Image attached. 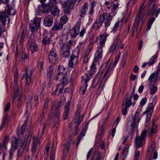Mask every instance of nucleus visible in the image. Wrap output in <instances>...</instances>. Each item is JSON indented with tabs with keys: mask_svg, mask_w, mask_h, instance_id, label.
<instances>
[{
	"mask_svg": "<svg viewBox=\"0 0 160 160\" xmlns=\"http://www.w3.org/2000/svg\"><path fill=\"white\" fill-rule=\"evenodd\" d=\"M73 54L71 55L70 59L68 63V65L69 67L71 68H72L74 67V65L76 64L78 61V56L79 54L77 53Z\"/></svg>",
	"mask_w": 160,
	"mask_h": 160,
	"instance_id": "obj_13",
	"label": "nucleus"
},
{
	"mask_svg": "<svg viewBox=\"0 0 160 160\" xmlns=\"http://www.w3.org/2000/svg\"><path fill=\"white\" fill-rule=\"evenodd\" d=\"M88 86L87 84H83L82 86V87L81 89V91L82 93L83 94H84L86 90H87V87Z\"/></svg>",
	"mask_w": 160,
	"mask_h": 160,
	"instance_id": "obj_59",
	"label": "nucleus"
},
{
	"mask_svg": "<svg viewBox=\"0 0 160 160\" xmlns=\"http://www.w3.org/2000/svg\"><path fill=\"white\" fill-rule=\"evenodd\" d=\"M60 112L58 111H57L54 114L53 118L54 127L57 128L58 127L60 122Z\"/></svg>",
	"mask_w": 160,
	"mask_h": 160,
	"instance_id": "obj_17",
	"label": "nucleus"
},
{
	"mask_svg": "<svg viewBox=\"0 0 160 160\" xmlns=\"http://www.w3.org/2000/svg\"><path fill=\"white\" fill-rule=\"evenodd\" d=\"M29 131L26 132L22 144L21 145V148L25 151H28L29 149L31 142V139L29 138Z\"/></svg>",
	"mask_w": 160,
	"mask_h": 160,
	"instance_id": "obj_8",
	"label": "nucleus"
},
{
	"mask_svg": "<svg viewBox=\"0 0 160 160\" xmlns=\"http://www.w3.org/2000/svg\"><path fill=\"white\" fill-rule=\"evenodd\" d=\"M83 44V42H80L79 43V44L77 46L76 49L74 53H77L78 54H79L80 50L81 49V48Z\"/></svg>",
	"mask_w": 160,
	"mask_h": 160,
	"instance_id": "obj_53",
	"label": "nucleus"
},
{
	"mask_svg": "<svg viewBox=\"0 0 160 160\" xmlns=\"http://www.w3.org/2000/svg\"><path fill=\"white\" fill-rule=\"evenodd\" d=\"M133 96H131L129 99L127 100L126 102L125 106L126 107L129 108L131 104V100L132 99Z\"/></svg>",
	"mask_w": 160,
	"mask_h": 160,
	"instance_id": "obj_60",
	"label": "nucleus"
},
{
	"mask_svg": "<svg viewBox=\"0 0 160 160\" xmlns=\"http://www.w3.org/2000/svg\"><path fill=\"white\" fill-rule=\"evenodd\" d=\"M108 37L107 34L99 35V48H103L105 46V42Z\"/></svg>",
	"mask_w": 160,
	"mask_h": 160,
	"instance_id": "obj_22",
	"label": "nucleus"
},
{
	"mask_svg": "<svg viewBox=\"0 0 160 160\" xmlns=\"http://www.w3.org/2000/svg\"><path fill=\"white\" fill-rule=\"evenodd\" d=\"M60 82L61 83L58 84V87L59 88V93H62L64 87L68 84V82L67 77L65 75H64L62 78Z\"/></svg>",
	"mask_w": 160,
	"mask_h": 160,
	"instance_id": "obj_11",
	"label": "nucleus"
},
{
	"mask_svg": "<svg viewBox=\"0 0 160 160\" xmlns=\"http://www.w3.org/2000/svg\"><path fill=\"white\" fill-rule=\"evenodd\" d=\"M35 139L34 140L33 143V146L32 147V153H35L37 150V144L35 143Z\"/></svg>",
	"mask_w": 160,
	"mask_h": 160,
	"instance_id": "obj_62",
	"label": "nucleus"
},
{
	"mask_svg": "<svg viewBox=\"0 0 160 160\" xmlns=\"http://www.w3.org/2000/svg\"><path fill=\"white\" fill-rule=\"evenodd\" d=\"M38 66L39 68V71L41 74H43L44 72V68H43V63L42 62H40L38 63Z\"/></svg>",
	"mask_w": 160,
	"mask_h": 160,
	"instance_id": "obj_58",
	"label": "nucleus"
},
{
	"mask_svg": "<svg viewBox=\"0 0 160 160\" xmlns=\"http://www.w3.org/2000/svg\"><path fill=\"white\" fill-rule=\"evenodd\" d=\"M50 98H47L45 100L44 105L43 106V109L42 111L43 112H46L48 108V104L49 101L50 100Z\"/></svg>",
	"mask_w": 160,
	"mask_h": 160,
	"instance_id": "obj_40",
	"label": "nucleus"
},
{
	"mask_svg": "<svg viewBox=\"0 0 160 160\" xmlns=\"http://www.w3.org/2000/svg\"><path fill=\"white\" fill-rule=\"evenodd\" d=\"M63 27V25L61 23H59L57 22H55L54 23L52 28V30L53 31H58L59 30L62 29Z\"/></svg>",
	"mask_w": 160,
	"mask_h": 160,
	"instance_id": "obj_26",
	"label": "nucleus"
},
{
	"mask_svg": "<svg viewBox=\"0 0 160 160\" xmlns=\"http://www.w3.org/2000/svg\"><path fill=\"white\" fill-rule=\"evenodd\" d=\"M141 109H138L136 112L134 117H133L131 121L130 126L132 130L137 128L139 122L141 119L142 116L140 115Z\"/></svg>",
	"mask_w": 160,
	"mask_h": 160,
	"instance_id": "obj_5",
	"label": "nucleus"
},
{
	"mask_svg": "<svg viewBox=\"0 0 160 160\" xmlns=\"http://www.w3.org/2000/svg\"><path fill=\"white\" fill-rule=\"evenodd\" d=\"M29 56L28 54H27L25 52L23 51L21 55V58L24 60L27 59L28 58Z\"/></svg>",
	"mask_w": 160,
	"mask_h": 160,
	"instance_id": "obj_63",
	"label": "nucleus"
},
{
	"mask_svg": "<svg viewBox=\"0 0 160 160\" xmlns=\"http://www.w3.org/2000/svg\"><path fill=\"white\" fill-rule=\"evenodd\" d=\"M68 38L66 36H62L60 38V44L61 47V49H63L65 46L67 40Z\"/></svg>",
	"mask_w": 160,
	"mask_h": 160,
	"instance_id": "obj_29",
	"label": "nucleus"
},
{
	"mask_svg": "<svg viewBox=\"0 0 160 160\" xmlns=\"http://www.w3.org/2000/svg\"><path fill=\"white\" fill-rule=\"evenodd\" d=\"M27 48L32 53L38 50V46L35 42L33 36H31L29 37L27 44Z\"/></svg>",
	"mask_w": 160,
	"mask_h": 160,
	"instance_id": "obj_7",
	"label": "nucleus"
},
{
	"mask_svg": "<svg viewBox=\"0 0 160 160\" xmlns=\"http://www.w3.org/2000/svg\"><path fill=\"white\" fill-rule=\"evenodd\" d=\"M102 24L103 22L100 19L97 20L93 24V28L96 30H97L102 26Z\"/></svg>",
	"mask_w": 160,
	"mask_h": 160,
	"instance_id": "obj_25",
	"label": "nucleus"
},
{
	"mask_svg": "<svg viewBox=\"0 0 160 160\" xmlns=\"http://www.w3.org/2000/svg\"><path fill=\"white\" fill-rule=\"evenodd\" d=\"M53 68L52 66H49L47 70V73H48V74L49 75V76L50 78L49 83L51 80L52 76L53 75Z\"/></svg>",
	"mask_w": 160,
	"mask_h": 160,
	"instance_id": "obj_39",
	"label": "nucleus"
},
{
	"mask_svg": "<svg viewBox=\"0 0 160 160\" xmlns=\"http://www.w3.org/2000/svg\"><path fill=\"white\" fill-rule=\"evenodd\" d=\"M53 23L52 16L48 15L46 16L43 19V25L46 27H49L52 25Z\"/></svg>",
	"mask_w": 160,
	"mask_h": 160,
	"instance_id": "obj_15",
	"label": "nucleus"
},
{
	"mask_svg": "<svg viewBox=\"0 0 160 160\" xmlns=\"http://www.w3.org/2000/svg\"><path fill=\"white\" fill-rule=\"evenodd\" d=\"M147 131H143L140 136H137L134 140V145L136 149L142 147L145 143Z\"/></svg>",
	"mask_w": 160,
	"mask_h": 160,
	"instance_id": "obj_3",
	"label": "nucleus"
},
{
	"mask_svg": "<svg viewBox=\"0 0 160 160\" xmlns=\"http://www.w3.org/2000/svg\"><path fill=\"white\" fill-rule=\"evenodd\" d=\"M38 11L39 12L45 13L49 11L47 5L42 4L41 5L38 6Z\"/></svg>",
	"mask_w": 160,
	"mask_h": 160,
	"instance_id": "obj_24",
	"label": "nucleus"
},
{
	"mask_svg": "<svg viewBox=\"0 0 160 160\" xmlns=\"http://www.w3.org/2000/svg\"><path fill=\"white\" fill-rule=\"evenodd\" d=\"M32 75V71L26 68L25 73L23 74L22 78V79H25L26 81V84L25 88L26 91H29L30 90V85L31 83Z\"/></svg>",
	"mask_w": 160,
	"mask_h": 160,
	"instance_id": "obj_4",
	"label": "nucleus"
},
{
	"mask_svg": "<svg viewBox=\"0 0 160 160\" xmlns=\"http://www.w3.org/2000/svg\"><path fill=\"white\" fill-rule=\"evenodd\" d=\"M24 31L22 32L20 35H18V40L21 44L24 41V37L23 36Z\"/></svg>",
	"mask_w": 160,
	"mask_h": 160,
	"instance_id": "obj_49",
	"label": "nucleus"
},
{
	"mask_svg": "<svg viewBox=\"0 0 160 160\" xmlns=\"http://www.w3.org/2000/svg\"><path fill=\"white\" fill-rule=\"evenodd\" d=\"M53 148H52V149ZM55 151L52 150L50 152V160H55Z\"/></svg>",
	"mask_w": 160,
	"mask_h": 160,
	"instance_id": "obj_64",
	"label": "nucleus"
},
{
	"mask_svg": "<svg viewBox=\"0 0 160 160\" xmlns=\"http://www.w3.org/2000/svg\"><path fill=\"white\" fill-rule=\"evenodd\" d=\"M129 146L127 145L123 149L122 154L124 158H125L127 156Z\"/></svg>",
	"mask_w": 160,
	"mask_h": 160,
	"instance_id": "obj_43",
	"label": "nucleus"
},
{
	"mask_svg": "<svg viewBox=\"0 0 160 160\" xmlns=\"http://www.w3.org/2000/svg\"><path fill=\"white\" fill-rule=\"evenodd\" d=\"M70 107V103L68 102L64 107V112L69 113Z\"/></svg>",
	"mask_w": 160,
	"mask_h": 160,
	"instance_id": "obj_55",
	"label": "nucleus"
},
{
	"mask_svg": "<svg viewBox=\"0 0 160 160\" xmlns=\"http://www.w3.org/2000/svg\"><path fill=\"white\" fill-rule=\"evenodd\" d=\"M60 52H62V56L65 58H68L70 55L69 50L66 49V48L63 49H61Z\"/></svg>",
	"mask_w": 160,
	"mask_h": 160,
	"instance_id": "obj_28",
	"label": "nucleus"
},
{
	"mask_svg": "<svg viewBox=\"0 0 160 160\" xmlns=\"http://www.w3.org/2000/svg\"><path fill=\"white\" fill-rule=\"evenodd\" d=\"M92 44H89L88 48L87 51L83 54V62L85 63H87L88 61V56L89 54L91 51V50L92 49Z\"/></svg>",
	"mask_w": 160,
	"mask_h": 160,
	"instance_id": "obj_20",
	"label": "nucleus"
},
{
	"mask_svg": "<svg viewBox=\"0 0 160 160\" xmlns=\"http://www.w3.org/2000/svg\"><path fill=\"white\" fill-rule=\"evenodd\" d=\"M153 104L152 103H150L147 108L146 110L147 114L149 116H151L153 110Z\"/></svg>",
	"mask_w": 160,
	"mask_h": 160,
	"instance_id": "obj_35",
	"label": "nucleus"
},
{
	"mask_svg": "<svg viewBox=\"0 0 160 160\" xmlns=\"http://www.w3.org/2000/svg\"><path fill=\"white\" fill-rule=\"evenodd\" d=\"M160 74H158L157 72L152 73L149 76L148 80L150 81V84H154L158 81V77Z\"/></svg>",
	"mask_w": 160,
	"mask_h": 160,
	"instance_id": "obj_16",
	"label": "nucleus"
},
{
	"mask_svg": "<svg viewBox=\"0 0 160 160\" xmlns=\"http://www.w3.org/2000/svg\"><path fill=\"white\" fill-rule=\"evenodd\" d=\"M103 48L97 47L96 48V52L94 54V62H98L99 60L101 59L102 56Z\"/></svg>",
	"mask_w": 160,
	"mask_h": 160,
	"instance_id": "obj_12",
	"label": "nucleus"
},
{
	"mask_svg": "<svg viewBox=\"0 0 160 160\" xmlns=\"http://www.w3.org/2000/svg\"><path fill=\"white\" fill-rule=\"evenodd\" d=\"M58 3V2H57L56 0H49V2L47 5L49 9L57 6Z\"/></svg>",
	"mask_w": 160,
	"mask_h": 160,
	"instance_id": "obj_30",
	"label": "nucleus"
},
{
	"mask_svg": "<svg viewBox=\"0 0 160 160\" xmlns=\"http://www.w3.org/2000/svg\"><path fill=\"white\" fill-rule=\"evenodd\" d=\"M112 70V68L109 67L104 74V78L102 80H104V81L106 82L107 79L109 77L110 74H111V72Z\"/></svg>",
	"mask_w": 160,
	"mask_h": 160,
	"instance_id": "obj_36",
	"label": "nucleus"
},
{
	"mask_svg": "<svg viewBox=\"0 0 160 160\" xmlns=\"http://www.w3.org/2000/svg\"><path fill=\"white\" fill-rule=\"evenodd\" d=\"M104 70L103 69L101 70L100 71H99L97 74L96 75L95 78L93 79L92 82V84H94L95 83V82H96V84H97L98 82L99 79L101 77Z\"/></svg>",
	"mask_w": 160,
	"mask_h": 160,
	"instance_id": "obj_27",
	"label": "nucleus"
},
{
	"mask_svg": "<svg viewBox=\"0 0 160 160\" xmlns=\"http://www.w3.org/2000/svg\"><path fill=\"white\" fill-rule=\"evenodd\" d=\"M113 17V16L110 14L105 13L100 15L99 19L102 20L103 23L104 22V27L106 28V30L110 25Z\"/></svg>",
	"mask_w": 160,
	"mask_h": 160,
	"instance_id": "obj_6",
	"label": "nucleus"
},
{
	"mask_svg": "<svg viewBox=\"0 0 160 160\" xmlns=\"http://www.w3.org/2000/svg\"><path fill=\"white\" fill-rule=\"evenodd\" d=\"M26 123L25 122L22 125V127L20 129H18L17 131V135L19 136H20V135L21 134H23V133L25 129L26 128Z\"/></svg>",
	"mask_w": 160,
	"mask_h": 160,
	"instance_id": "obj_42",
	"label": "nucleus"
},
{
	"mask_svg": "<svg viewBox=\"0 0 160 160\" xmlns=\"http://www.w3.org/2000/svg\"><path fill=\"white\" fill-rule=\"evenodd\" d=\"M118 41V37H117L114 40L113 42L111 44V45L109 49L108 52L109 53L112 54L114 53L117 46Z\"/></svg>",
	"mask_w": 160,
	"mask_h": 160,
	"instance_id": "obj_21",
	"label": "nucleus"
},
{
	"mask_svg": "<svg viewBox=\"0 0 160 160\" xmlns=\"http://www.w3.org/2000/svg\"><path fill=\"white\" fill-rule=\"evenodd\" d=\"M137 2V0H129L127 4V6L132 8Z\"/></svg>",
	"mask_w": 160,
	"mask_h": 160,
	"instance_id": "obj_56",
	"label": "nucleus"
},
{
	"mask_svg": "<svg viewBox=\"0 0 160 160\" xmlns=\"http://www.w3.org/2000/svg\"><path fill=\"white\" fill-rule=\"evenodd\" d=\"M63 103L62 101H60L58 102V103L57 105H55L52 104L51 107V112H52L53 108L54 107H56V110H55V112L57 111H60L59 110V109L60 107V106L62 105V104Z\"/></svg>",
	"mask_w": 160,
	"mask_h": 160,
	"instance_id": "obj_41",
	"label": "nucleus"
},
{
	"mask_svg": "<svg viewBox=\"0 0 160 160\" xmlns=\"http://www.w3.org/2000/svg\"><path fill=\"white\" fill-rule=\"evenodd\" d=\"M82 109L80 104L77 105V108L75 112L74 122L76 125V132L78 131V126L82 122V121L84 115V113L81 115L80 114L82 112Z\"/></svg>",
	"mask_w": 160,
	"mask_h": 160,
	"instance_id": "obj_2",
	"label": "nucleus"
},
{
	"mask_svg": "<svg viewBox=\"0 0 160 160\" xmlns=\"http://www.w3.org/2000/svg\"><path fill=\"white\" fill-rule=\"evenodd\" d=\"M122 26V22L121 21H118L116 22L114 25L112 32L113 33H115L117 30L118 28H121Z\"/></svg>",
	"mask_w": 160,
	"mask_h": 160,
	"instance_id": "obj_33",
	"label": "nucleus"
},
{
	"mask_svg": "<svg viewBox=\"0 0 160 160\" xmlns=\"http://www.w3.org/2000/svg\"><path fill=\"white\" fill-rule=\"evenodd\" d=\"M76 0H70L68 1V0H66L64 2H68V5H69V7L70 8H72L73 6L75 3Z\"/></svg>",
	"mask_w": 160,
	"mask_h": 160,
	"instance_id": "obj_52",
	"label": "nucleus"
},
{
	"mask_svg": "<svg viewBox=\"0 0 160 160\" xmlns=\"http://www.w3.org/2000/svg\"><path fill=\"white\" fill-rule=\"evenodd\" d=\"M16 12V11L12 6L11 5H7L5 7L4 11L0 13V20L2 24L5 25L6 22L7 24H8L10 20L8 17V15H14Z\"/></svg>",
	"mask_w": 160,
	"mask_h": 160,
	"instance_id": "obj_1",
	"label": "nucleus"
},
{
	"mask_svg": "<svg viewBox=\"0 0 160 160\" xmlns=\"http://www.w3.org/2000/svg\"><path fill=\"white\" fill-rule=\"evenodd\" d=\"M69 145L70 143L69 142H68L67 143H64L62 145V148L63 150L64 155L65 156L67 154L69 149Z\"/></svg>",
	"mask_w": 160,
	"mask_h": 160,
	"instance_id": "obj_32",
	"label": "nucleus"
},
{
	"mask_svg": "<svg viewBox=\"0 0 160 160\" xmlns=\"http://www.w3.org/2000/svg\"><path fill=\"white\" fill-rule=\"evenodd\" d=\"M106 82L104 81V80H102L101 82L100 85L98 88V91L99 92V93H100L103 90L104 87V86Z\"/></svg>",
	"mask_w": 160,
	"mask_h": 160,
	"instance_id": "obj_50",
	"label": "nucleus"
},
{
	"mask_svg": "<svg viewBox=\"0 0 160 160\" xmlns=\"http://www.w3.org/2000/svg\"><path fill=\"white\" fill-rule=\"evenodd\" d=\"M80 31L79 26H75L70 31V36L72 38H75L78 35Z\"/></svg>",
	"mask_w": 160,
	"mask_h": 160,
	"instance_id": "obj_18",
	"label": "nucleus"
},
{
	"mask_svg": "<svg viewBox=\"0 0 160 160\" xmlns=\"http://www.w3.org/2000/svg\"><path fill=\"white\" fill-rule=\"evenodd\" d=\"M66 68L63 66H59L58 68V73L63 74V72L65 70Z\"/></svg>",
	"mask_w": 160,
	"mask_h": 160,
	"instance_id": "obj_57",
	"label": "nucleus"
},
{
	"mask_svg": "<svg viewBox=\"0 0 160 160\" xmlns=\"http://www.w3.org/2000/svg\"><path fill=\"white\" fill-rule=\"evenodd\" d=\"M42 42L43 45L48 44L50 42V38L47 36H45L43 38Z\"/></svg>",
	"mask_w": 160,
	"mask_h": 160,
	"instance_id": "obj_46",
	"label": "nucleus"
},
{
	"mask_svg": "<svg viewBox=\"0 0 160 160\" xmlns=\"http://www.w3.org/2000/svg\"><path fill=\"white\" fill-rule=\"evenodd\" d=\"M86 128V127H85V128H84V129L82 131L80 134L79 136L77 138V142L76 144L77 146L78 145L82 137L85 135L86 133L87 129Z\"/></svg>",
	"mask_w": 160,
	"mask_h": 160,
	"instance_id": "obj_37",
	"label": "nucleus"
},
{
	"mask_svg": "<svg viewBox=\"0 0 160 160\" xmlns=\"http://www.w3.org/2000/svg\"><path fill=\"white\" fill-rule=\"evenodd\" d=\"M68 18L66 15H64L62 16L60 19V23L62 24V25H63L64 24L66 23V22L68 21Z\"/></svg>",
	"mask_w": 160,
	"mask_h": 160,
	"instance_id": "obj_51",
	"label": "nucleus"
},
{
	"mask_svg": "<svg viewBox=\"0 0 160 160\" xmlns=\"http://www.w3.org/2000/svg\"><path fill=\"white\" fill-rule=\"evenodd\" d=\"M41 20V18H34L32 22L29 23L30 29L32 32H35L40 27Z\"/></svg>",
	"mask_w": 160,
	"mask_h": 160,
	"instance_id": "obj_9",
	"label": "nucleus"
},
{
	"mask_svg": "<svg viewBox=\"0 0 160 160\" xmlns=\"http://www.w3.org/2000/svg\"><path fill=\"white\" fill-rule=\"evenodd\" d=\"M64 4L65 5V6L64 9L63 10L64 12L66 14H70L71 12L69 10V9L70 8L69 7L68 3V2H64Z\"/></svg>",
	"mask_w": 160,
	"mask_h": 160,
	"instance_id": "obj_44",
	"label": "nucleus"
},
{
	"mask_svg": "<svg viewBox=\"0 0 160 160\" xmlns=\"http://www.w3.org/2000/svg\"><path fill=\"white\" fill-rule=\"evenodd\" d=\"M86 78H84L83 80H84V83L85 84H87L88 82L92 78L91 73L86 74Z\"/></svg>",
	"mask_w": 160,
	"mask_h": 160,
	"instance_id": "obj_54",
	"label": "nucleus"
},
{
	"mask_svg": "<svg viewBox=\"0 0 160 160\" xmlns=\"http://www.w3.org/2000/svg\"><path fill=\"white\" fill-rule=\"evenodd\" d=\"M157 132V126L154 124V121L152 123V127L151 130V132L149 133V135L152 136L153 133H155Z\"/></svg>",
	"mask_w": 160,
	"mask_h": 160,
	"instance_id": "obj_45",
	"label": "nucleus"
},
{
	"mask_svg": "<svg viewBox=\"0 0 160 160\" xmlns=\"http://www.w3.org/2000/svg\"><path fill=\"white\" fill-rule=\"evenodd\" d=\"M58 59V57L56 53L53 51H51L48 56L49 62L55 64Z\"/></svg>",
	"mask_w": 160,
	"mask_h": 160,
	"instance_id": "obj_14",
	"label": "nucleus"
},
{
	"mask_svg": "<svg viewBox=\"0 0 160 160\" xmlns=\"http://www.w3.org/2000/svg\"><path fill=\"white\" fill-rule=\"evenodd\" d=\"M19 140L17 139L15 137H13L12 139V146L9 152V159H11L12 158L13 154L18 146V143Z\"/></svg>",
	"mask_w": 160,
	"mask_h": 160,
	"instance_id": "obj_10",
	"label": "nucleus"
},
{
	"mask_svg": "<svg viewBox=\"0 0 160 160\" xmlns=\"http://www.w3.org/2000/svg\"><path fill=\"white\" fill-rule=\"evenodd\" d=\"M149 88L151 89L150 93L153 94L155 93L157 90V88L156 86H153L152 84H150Z\"/></svg>",
	"mask_w": 160,
	"mask_h": 160,
	"instance_id": "obj_48",
	"label": "nucleus"
},
{
	"mask_svg": "<svg viewBox=\"0 0 160 160\" xmlns=\"http://www.w3.org/2000/svg\"><path fill=\"white\" fill-rule=\"evenodd\" d=\"M145 2V0H143L142 5L139 10V14L136 16V18L137 19L138 21V23H139V22L140 21L141 18L143 16L144 9L145 7V6L144 5V4Z\"/></svg>",
	"mask_w": 160,
	"mask_h": 160,
	"instance_id": "obj_19",
	"label": "nucleus"
},
{
	"mask_svg": "<svg viewBox=\"0 0 160 160\" xmlns=\"http://www.w3.org/2000/svg\"><path fill=\"white\" fill-rule=\"evenodd\" d=\"M9 117L7 115H6L4 117L3 119L0 127V130H2L6 125H8V119Z\"/></svg>",
	"mask_w": 160,
	"mask_h": 160,
	"instance_id": "obj_38",
	"label": "nucleus"
},
{
	"mask_svg": "<svg viewBox=\"0 0 160 160\" xmlns=\"http://www.w3.org/2000/svg\"><path fill=\"white\" fill-rule=\"evenodd\" d=\"M88 4L87 2H85L81 7V13L80 15L81 17H83L86 14L88 10Z\"/></svg>",
	"mask_w": 160,
	"mask_h": 160,
	"instance_id": "obj_23",
	"label": "nucleus"
},
{
	"mask_svg": "<svg viewBox=\"0 0 160 160\" xmlns=\"http://www.w3.org/2000/svg\"><path fill=\"white\" fill-rule=\"evenodd\" d=\"M97 2L95 1H93L91 3L90 7L89 8L88 14L90 16L94 13V8L96 6Z\"/></svg>",
	"mask_w": 160,
	"mask_h": 160,
	"instance_id": "obj_31",
	"label": "nucleus"
},
{
	"mask_svg": "<svg viewBox=\"0 0 160 160\" xmlns=\"http://www.w3.org/2000/svg\"><path fill=\"white\" fill-rule=\"evenodd\" d=\"M49 11H50L52 15L54 16L58 15L60 12V10L57 6L49 9Z\"/></svg>",
	"mask_w": 160,
	"mask_h": 160,
	"instance_id": "obj_34",
	"label": "nucleus"
},
{
	"mask_svg": "<svg viewBox=\"0 0 160 160\" xmlns=\"http://www.w3.org/2000/svg\"><path fill=\"white\" fill-rule=\"evenodd\" d=\"M157 57V55H154L151 58L148 62V65L149 66H150L155 63Z\"/></svg>",
	"mask_w": 160,
	"mask_h": 160,
	"instance_id": "obj_47",
	"label": "nucleus"
},
{
	"mask_svg": "<svg viewBox=\"0 0 160 160\" xmlns=\"http://www.w3.org/2000/svg\"><path fill=\"white\" fill-rule=\"evenodd\" d=\"M24 150L21 148H19L17 151V156L18 158L22 157L24 152Z\"/></svg>",
	"mask_w": 160,
	"mask_h": 160,
	"instance_id": "obj_61",
	"label": "nucleus"
}]
</instances>
